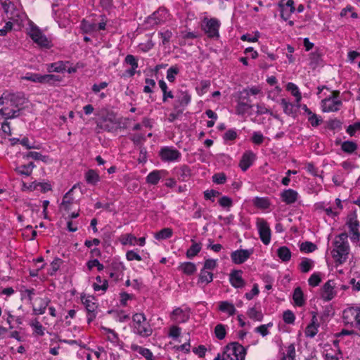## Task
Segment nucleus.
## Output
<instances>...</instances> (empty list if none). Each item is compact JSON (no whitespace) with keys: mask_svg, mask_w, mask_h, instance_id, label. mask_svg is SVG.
I'll list each match as a JSON object with an SVG mask.
<instances>
[{"mask_svg":"<svg viewBox=\"0 0 360 360\" xmlns=\"http://www.w3.org/2000/svg\"><path fill=\"white\" fill-rule=\"evenodd\" d=\"M278 6L281 11V17L285 20H288L291 14L295 11V3L293 0H281Z\"/></svg>","mask_w":360,"mask_h":360,"instance_id":"12","label":"nucleus"},{"mask_svg":"<svg viewBox=\"0 0 360 360\" xmlns=\"http://www.w3.org/2000/svg\"><path fill=\"white\" fill-rule=\"evenodd\" d=\"M348 235L346 233L339 234L335 241V249L332 251L333 257L340 264L345 262L347 258L349 246L347 241Z\"/></svg>","mask_w":360,"mask_h":360,"instance_id":"2","label":"nucleus"},{"mask_svg":"<svg viewBox=\"0 0 360 360\" xmlns=\"http://www.w3.org/2000/svg\"><path fill=\"white\" fill-rule=\"evenodd\" d=\"M159 37L162 39L163 46H167L169 44L173 34L169 30H164L158 32Z\"/></svg>","mask_w":360,"mask_h":360,"instance_id":"51","label":"nucleus"},{"mask_svg":"<svg viewBox=\"0 0 360 360\" xmlns=\"http://www.w3.org/2000/svg\"><path fill=\"white\" fill-rule=\"evenodd\" d=\"M112 268L114 271H111L110 269H108L105 270V272L114 281H118L122 274V271L124 269V266L122 265V264L120 263L112 264Z\"/></svg>","mask_w":360,"mask_h":360,"instance_id":"31","label":"nucleus"},{"mask_svg":"<svg viewBox=\"0 0 360 360\" xmlns=\"http://www.w3.org/2000/svg\"><path fill=\"white\" fill-rule=\"evenodd\" d=\"M347 226L349 228V233L350 240L353 243H356L360 240V232H359V226L360 224L359 220L357 219V217L355 214H352L348 217L347 223Z\"/></svg>","mask_w":360,"mask_h":360,"instance_id":"9","label":"nucleus"},{"mask_svg":"<svg viewBox=\"0 0 360 360\" xmlns=\"http://www.w3.org/2000/svg\"><path fill=\"white\" fill-rule=\"evenodd\" d=\"M357 148V144L352 141H345L341 144L342 150L348 154L353 153Z\"/></svg>","mask_w":360,"mask_h":360,"instance_id":"48","label":"nucleus"},{"mask_svg":"<svg viewBox=\"0 0 360 360\" xmlns=\"http://www.w3.org/2000/svg\"><path fill=\"white\" fill-rule=\"evenodd\" d=\"M69 61H57L47 65V71L49 72H63L66 70V64Z\"/></svg>","mask_w":360,"mask_h":360,"instance_id":"30","label":"nucleus"},{"mask_svg":"<svg viewBox=\"0 0 360 360\" xmlns=\"http://www.w3.org/2000/svg\"><path fill=\"white\" fill-rule=\"evenodd\" d=\"M277 255L283 262H288L291 259V252L286 246H281L277 250Z\"/></svg>","mask_w":360,"mask_h":360,"instance_id":"45","label":"nucleus"},{"mask_svg":"<svg viewBox=\"0 0 360 360\" xmlns=\"http://www.w3.org/2000/svg\"><path fill=\"white\" fill-rule=\"evenodd\" d=\"M254 205L262 209H267L270 206V202L268 198L257 197L254 200Z\"/></svg>","mask_w":360,"mask_h":360,"instance_id":"57","label":"nucleus"},{"mask_svg":"<svg viewBox=\"0 0 360 360\" xmlns=\"http://www.w3.org/2000/svg\"><path fill=\"white\" fill-rule=\"evenodd\" d=\"M253 253V249H239L231 253V259L236 264L246 262Z\"/></svg>","mask_w":360,"mask_h":360,"instance_id":"14","label":"nucleus"},{"mask_svg":"<svg viewBox=\"0 0 360 360\" xmlns=\"http://www.w3.org/2000/svg\"><path fill=\"white\" fill-rule=\"evenodd\" d=\"M283 320L286 324H292L295 320L294 313L290 310H286L283 312Z\"/></svg>","mask_w":360,"mask_h":360,"instance_id":"62","label":"nucleus"},{"mask_svg":"<svg viewBox=\"0 0 360 360\" xmlns=\"http://www.w3.org/2000/svg\"><path fill=\"white\" fill-rule=\"evenodd\" d=\"M215 336L220 340L224 339L226 335L225 326L219 323L215 326L214 328Z\"/></svg>","mask_w":360,"mask_h":360,"instance_id":"59","label":"nucleus"},{"mask_svg":"<svg viewBox=\"0 0 360 360\" xmlns=\"http://www.w3.org/2000/svg\"><path fill=\"white\" fill-rule=\"evenodd\" d=\"M132 332L141 337L148 338L153 333V328L143 313H136L132 316Z\"/></svg>","mask_w":360,"mask_h":360,"instance_id":"1","label":"nucleus"},{"mask_svg":"<svg viewBox=\"0 0 360 360\" xmlns=\"http://www.w3.org/2000/svg\"><path fill=\"white\" fill-rule=\"evenodd\" d=\"M167 10L158 9L148 18V22L153 25H159L164 22L167 19Z\"/></svg>","mask_w":360,"mask_h":360,"instance_id":"25","label":"nucleus"},{"mask_svg":"<svg viewBox=\"0 0 360 360\" xmlns=\"http://www.w3.org/2000/svg\"><path fill=\"white\" fill-rule=\"evenodd\" d=\"M219 204L224 208H227L229 210L230 207L233 205V200L231 198L224 195L219 200Z\"/></svg>","mask_w":360,"mask_h":360,"instance_id":"64","label":"nucleus"},{"mask_svg":"<svg viewBox=\"0 0 360 360\" xmlns=\"http://www.w3.org/2000/svg\"><path fill=\"white\" fill-rule=\"evenodd\" d=\"M30 326L33 328L34 333L39 336H43L44 335L45 328L37 319L32 320L30 322Z\"/></svg>","mask_w":360,"mask_h":360,"instance_id":"52","label":"nucleus"},{"mask_svg":"<svg viewBox=\"0 0 360 360\" xmlns=\"http://www.w3.org/2000/svg\"><path fill=\"white\" fill-rule=\"evenodd\" d=\"M281 200L287 205L295 202L298 198V193L291 188L284 190L281 193Z\"/></svg>","mask_w":360,"mask_h":360,"instance_id":"26","label":"nucleus"},{"mask_svg":"<svg viewBox=\"0 0 360 360\" xmlns=\"http://www.w3.org/2000/svg\"><path fill=\"white\" fill-rule=\"evenodd\" d=\"M84 179L86 183L91 186H96L101 180L98 173L92 169L85 172Z\"/></svg>","mask_w":360,"mask_h":360,"instance_id":"28","label":"nucleus"},{"mask_svg":"<svg viewBox=\"0 0 360 360\" xmlns=\"http://www.w3.org/2000/svg\"><path fill=\"white\" fill-rule=\"evenodd\" d=\"M191 96L187 91H179L175 96L174 109H185L190 103Z\"/></svg>","mask_w":360,"mask_h":360,"instance_id":"15","label":"nucleus"},{"mask_svg":"<svg viewBox=\"0 0 360 360\" xmlns=\"http://www.w3.org/2000/svg\"><path fill=\"white\" fill-rule=\"evenodd\" d=\"M292 299L295 304L297 307H302L305 304V300L304 299V294L300 287L295 288Z\"/></svg>","mask_w":360,"mask_h":360,"instance_id":"42","label":"nucleus"},{"mask_svg":"<svg viewBox=\"0 0 360 360\" xmlns=\"http://www.w3.org/2000/svg\"><path fill=\"white\" fill-rule=\"evenodd\" d=\"M78 185V184H75L63 198L60 207L68 212L72 209V206L76 202L75 198L72 197V192Z\"/></svg>","mask_w":360,"mask_h":360,"instance_id":"21","label":"nucleus"},{"mask_svg":"<svg viewBox=\"0 0 360 360\" xmlns=\"http://www.w3.org/2000/svg\"><path fill=\"white\" fill-rule=\"evenodd\" d=\"M22 158L25 160H28L31 158L34 160H41L44 162H46L48 157L46 155H42L39 152L29 151L27 153H22Z\"/></svg>","mask_w":360,"mask_h":360,"instance_id":"40","label":"nucleus"},{"mask_svg":"<svg viewBox=\"0 0 360 360\" xmlns=\"http://www.w3.org/2000/svg\"><path fill=\"white\" fill-rule=\"evenodd\" d=\"M335 283L333 280H328L324 283L321 290V297L324 301H330L335 296Z\"/></svg>","mask_w":360,"mask_h":360,"instance_id":"16","label":"nucleus"},{"mask_svg":"<svg viewBox=\"0 0 360 360\" xmlns=\"http://www.w3.org/2000/svg\"><path fill=\"white\" fill-rule=\"evenodd\" d=\"M95 291L102 290L105 292L108 288V281L106 279H103L101 276H97L96 277V282L92 285Z\"/></svg>","mask_w":360,"mask_h":360,"instance_id":"41","label":"nucleus"},{"mask_svg":"<svg viewBox=\"0 0 360 360\" xmlns=\"http://www.w3.org/2000/svg\"><path fill=\"white\" fill-rule=\"evenodd\" d=\"M101 330L103 331V333L106 335V340L110 342L113 346L122 347L123 342L120 340L117 333L105 326H101Z\"/></svg>","mask_w":360,"mask_h":360,"instance_id":"20","label":"nucleus"},{"mask_svg":"<svg viewBox=\"0 0 360 360\" xmlns=\"http://www.w3.org/2000/svg\"><path fill=\"white\" fill-rule=\"evenodd\" d=\"M319 326H313L312 324H308L305 328L304 333L307 338H313L318 333Z\"/></svg>","mask_w":360,"mask_h":360,"instance_id":"61","label":"nucleus"},{"mask_svg":"<svg viewBox=\"0 0 360 360\" xmlns=\"http://www.w3.org/2000/svg\"><path fill=\"white\" fill-rule=\"evenodd\" d=\"M221 22L216 18L205 17L200 24V29L207 38L217 40L220 37L219 29Z\"/></svg>","mask_w":360,"mask_h":360,"instance_id":"3","label":"nucleus"},{"mask_svg":"<svg viewBox=\"0 0 360 360\" xmlns=\"http://www.w3.org/2000/svg\"><path fill=\"white\" fill-rule=\"evenodd\" d=\"M218 309L220 311L226 313L229 316H233L236 312V309L233 304L228 301L219 302Z\"/></svg>","mask_w":360,"mask_h":360,"instance_id":"32","label":"nucleus"},{"mask_svg":"<svg viewBox=\"0 0 360 360\" xmlns=\"http://www.w3.org/2000/svg\"><path fill=\"white\" fill-rule=\"evenodd\" d=\"M27 34L41 49H49L53 46L51 40L48 39L41 29L32 22L30 24Z\"/></svg>","mask_w":360,"mask_h":360,"instance_id":"4","label":"nucleus"},{"mask_svg":"<svg viewBox=\"0 0 360 360\" xmlns=\"http://www.w3.org/2000/svg\"><path fill=\"white\" fill-rule=\"evenodd\" d=\"M242 274L243 271L241 270L234 269L229 275L230 283L235 288H241L245 285V282L241 276Z\"/></svg>","mask_w":360,"mask_h":360,"instance_id":"24","label":"nucleus"},{"mask_svg":"<svg viewBox=\"0 0 360 360\" xmlns=\"http://www.w3.org/2000/svg\"><path fill=\"white\" fill-rule=\"evenodd\" d=\"M238 138L237 130L234 128L229 129L223 135L222 139L225 143H228L229 141L233 142Z\"/></svg>","mask_w":360,"mask_h":360,"instance_id":"50","label":"nucleus"},{"mask_svg":"<svg viewBox=\"0 0 360 360\" xmlns=\"http://www.w3.org/2000/svg\"><path fill=\"white\" fill-rule=\"evenodd\" d=\"M257 226L259 238L264 245H269L271 241V231L269 224L264 219H258Z\"/></svg>","mask_w":360,"mask_h":360,"instance_id":"11","label":"nucleus"},{"mask_svg":"<svg viewBox=\"0 0 360 360\" xmlns=\"http://www.w3.org/2000/svg\"><path fill=\"white\" fill-rule=\"evenodd\" d=\"M98 125L101 129L108 132H114L117 129L116 123L111 119L105 118Z\"/></svg>","mask_w":360,"mask_h":360,"instance_id":"35","label":"nucleus"},{"mask_svg":"<svg viewBox=\"0 0 360 360\" xmlns=\"http://www.w3.org/2000/svg\"><path fill=\"white\" fill-rule=\"evenodd\" d=\"M343 319L347 324H350L360 330V308L349 307L343 311Z\"/></svg>","mask_w":360,"mask_h":360,"instance_id":"8","label":"nucleus"},{"mask_svg":"<svg viewBox=\"0 0 360 360\" xmlns=\"http://www.w3.org/2000/svg\"><path fill=\"white\" fill-rule=\"evenodd\" d=\"M165 170H153L146 176V182L151 185H156L161 179V174L165 173Z\"/></svg>","mask_w":360,"mask_h":360,"instance_id":"37","label":"nucleus"},{"mask_svg":"<svg viewBox=\"0 0 360 360\" xmlns=\"http://www.w3.org/2000/svg\"><path fill=\"white\" fill-rule=\"evenodd\" d=\"M79 27L83 34H91L96 31V25L84 18L81 20Z\"/></svg>","mask_w":360,"mask_h":360,"instance_id":"36","label":"nucleus"},{"mask_svg":"<svg viewBox=\"0 0 360 360\" xmlns=\"http://www.w3.org/2000/svg\"><path fill=\"white\" fill-rule=\"evenodd\" d=\"M173 174L179 181H187L191 175V170L187 165H182L174 168Z\"/></svg>","mask_w":360,"mask_h":360,"instance_id":"23","label":"nucleus"},{"mask_svg":"<svg viewBox=\"0 0 360 360\" xmlns=\"http://www.w3.org/2000/svg\"><path fill=\"white\" fill-rule=\"evenodd\" d=\"M281 105L283 107V112L286 115H290L295 112L294 105L292 103L287 101L286 99L282 98L281 101Z\"/></svg>","mask_w":360,"mask_h":360,"instance_id":"56","label":"nucleus"},{"mask_svg":"<svg viewBox=\"0 0 360 360\" xmlns=\"http://www.w3.org/2000/svg\"><path fill=\"white\" fill-rule=\"evenodd\" d=\"M314 266V262L307 257H303L299 264V269L302 273L306 274L310 271Z\"/></svg>","mask_w":360,"mask_h":360,"instance_id":"39","label":"nucleus"},{"mask_svg":"<svg viewBox=\"0 0 360 360\" xmlns=\"http://www.w3.org/2000/svg\"><path fill=\"white\" fill-rule=\"evenodd\" d=\"M213 274L211 271L202 269L199 274L198 282L208 284L213 281Z\"/></svg>","mask_w":360,"mask_h":360,"instance_id":"47","label":"nucleus"},{"mask_svg":"<svg viewBox=\"0 0 360 360\" xmlns=\"http://www.w3.org/2000/svg\"><path fill=\"white\" fill-rule=\"evenodd\" d=\"M22 79L41 84V75L34 72H27L25 76L22 77Z\"/></svg>","mask_w":360,"mask_h":360,"instance_id":"55","label":"nucleus"},{"mask_svg":"<svg viewBox=\"0 0 360 360\" xmlns=\"http://www.w3.org/2000/svg\"><path fill=\"white\" fill-rule=\"evenodd\" d=\"M316 245L309 241L303 242L300 245V251L304 253L313 252L316 250Z\"/></svg>","mask_w":360,"mask_h":360,"instance_id":"54","label":"nucleus"},{"mask_svg":"<svg viewBox=\"0 0 360 360\" xmlns=\"http://www.w3.org/2000/svg\"><path fill=\"white\" fill-rule=\"evenodd\" d=\"M321 110L323 112H338L342 106L340 99L325 98L321 102Z\"/></svg>","mask_w":360,"mask_h":360,"instance_id":"13","label":"nucleus"},{"mask_svg":"<svg viewBox=\"0 0 360 360\" xmlns=\"http://www.w3.org/2000/svg\"><path fill=\"white\" fill-rule=\"evenodd\" d=\"M171 319L178 323H186L190 319V309L175 308L171 314Z\"/></svg>","mask_w":360,"mask_h":360,"instance_id":"17","label":"nucleus"},{"mask_svg":"<svg viewBox=\"0 0 360 360\" xmlns=\"http://www.w3.org/2000/svg\"><path fill=\"white\" fill-rule=\"evenodd\" d=\"M247 315L250 319L256 321H262L264 317L262 310L259 308L257 309L256 306L249 308Z\"/></svg>","mask_w":360,"mask_h":360,"instance_id":"38","label":"nucleus"},{"mask_svg":"<svg viewBox=\"0 0 360 360\" xmlns=\"http://www.w3.org/2000/svg\"><path fill=\"white\" fill-rule=\"evenodd\" d=\"M173 235V230L171 228H164L155 233L154 237L156 240H162L170 238Z\"/></svg>","mask_w":360,"mask_h":360,"instance_id":"46","label":"nucleus"},{"mask_svg":"<svg viewBox=\"0 0 360 360\" xmlns=\"http://www.w3.org/2000/svg\"><path fill=\"white\" fill-rule=\"evenodd\" d=\"M191 241L192 243V245L186 250V256L188 259H193V257L197 256L198 254L202 250V243H197L193 239H192Z\"/></svg>","mask_w":360,"mask_h":360,"instance_id":"33","label":"nucleus"},{"mask_svg":"<svg viewBox=\"0 0 360 360\" xmlns=\"http://www.w3.org/2000/svg\"><path fill=\"white\" fill-rule=\"evenodd\" d=\"M36 167V165L33 162H30L28 164L17 166L15 168V172L18 175L30 176Z\"/></svg>","mask_w":360,"mask_h":360,"instance_id":"27","label":"nucleus"},{"mask_svg":"<svg viewBox=\"0 0 360 360\" xmlns=\"http://www.w3.org/2000/svg\"><path fill=\"white\" fill-rule=\"evenodd\" d=\"M86 266L89 271L92 270L94 267H96L98 271H103L104 269L103 264L100 263V262L97 259L88 261L86 263Z\"/></svg>","mask_w":360,"mask_h":360,"instance_id":"63","label":"nucleus"},{"mask_svg":"<svg viewBox=\"0 0 360 360\" xmlns=\"http://www.w3.org/2000/svg\"><path fill=\"white\" fill-rule=\"evenodd\" d=\"M178 269L179 271L188 276L194 274L197 271L196 265L191 262L181 263Z\"/></svg>","mask_w":360,"mask_h":360,"instance_id":"34","label":"nucleus"},{"mask_svg":"<svg viewBox=\"0 0 360 360\" xmlns=\"http://www.w3.org/2000/svg\"><path fill=\"white\" fill-rule=\"evenodd\" d=\"M179 73V68L177 65L171 66L167 71V79L171 82H174L176 76Z\"/></svg>","mask_w":360,"mask_h":360,"instance_id":"53","label":"nucleus"},{"mask_svg":"<svg viewBox=\"0 0 360 360\" xmlns=\"http://www.w3.org/2000/svg\"><path fill=\"white\" fill-rule=\"evenodd\" d=\"M321 281L319 272L313 273L308 279V283L311 287L318 286Z\"/></svg>","mask_w":360,"mask_h":360,"instance_id":"60","label":"nucleus"},{"mask_svg":"<svg viewBox=\"0 0 360 360\" xmlns=\"http://www.w3.org/2000/svg\"><path fill=\"white\" fill-rule=\"evenodd\" d=\"M256 159V155L252 150L245 151L240 160L239 167L242 171H247Z\"/></svg>","mask_w":360,"mask_h":360,"instance_id":"18","label":"nucleus"},{"mask_svg":"<svg viewBox=\"0 0 360 360\" xmlns=\"http://www.w3.org/2000/svg\"><path fill=\"white\" fill-rule=\"evenodd\" d=\"M240 94L241 96L237 102L236 110L238 115H243L252 108V105L251 104V100L250 99L248 91H243Z\"/></svg>","mask_w":360,"mask_h":360,"instance_id":"10","label":"nucleus"},{"mask_svg":"<svg viewBox=\"0 0 360 360\" xmlns=\"http://www.w3.org/2000/svg\"><path fill=\"white\" fill-rule=\"evenodd\" d=\"M131 349L134 352H137L146 360H155L153 352L148 348L143 347L136 344H132L131 345Z\"/></svg>","mask_w":360,"mask_h":360,"instance_id":"29","label":"nucleus"},{"mask_svg":"<svg viewBox=\"0 0 360 360\" xmlns=\"http://www.w3.org/2000/svg\"><path fill=\"white\" fill-rule=\"evenodd\" d=\"M120 242L123 245H135L137 243V238L131 233L122 234L119 238Z\"/></svg>","mask_w":360,"mask_h":360,"instance_id":"44","label":"nucleus"},{"mask_svg":"<svg viewBox=\"0 0 360 360\" xmlns=\"http://www.w3.org/2000/svg\"><path fill=\"white\" fill-rule=\"evenodd\" d=\"M7 101L10 102L11 106L18 109L25 104V95L22 92L13 93L8 91Z\"/></svg>","mask_w":360,"mask_h":360,"instance_id":"22","label":"nucleus"},{"mask_svg":"<svg viewBox=\"0 0 360 360\" xmlns=\"http://www.w3.org/2000/svg\"><path fill=\"white\" fill-rule=\"evenodd\" d=\"M247 349L237 342H231L226 345L222 354L221 360H245Z\"/></svg>","mask_w":360,"mask_h":360,"instance_id":"5","label":"nucleus"},{"mask_svg":"<svg viewBox=\"0 0 360 360\" xmlns=\"http://www.w3.org/2000/svg\"><path fill=\"white\" fill-rule=\"evenodd\" d=\"M81 300L86 311L87 323L90 324L96 317L98 303L94 296L82 295Z\"/></svg>","mask_w":360,"mask_h":360,"instance_id":"6","label":"nucleus"},{"mask_svg":"<svg viewBox=\"0 0 360 360\" xmlns=\"http://www.w3.org/2000/svg\"><path fill=\"white\" fill-rule=\"evenodd\" d=\"M286 89L287 91H290L293 96L295 97L297 103H299L301 101L302 95L298 86L292 82L288 83Z\"/></svg>","mask_w":360,"mask_h":360,"instance_id":"49","label":"nucleus"},{"mask_svg":"<svg viewBox=\"0 0 360 360\" xmlns=\"http://www.w3.org/2000/svg\"><path fill=\"white\" fill-rule=\"evenodd\" d=\"M159 86L162 91V101L165 103L168 98H174V96L171 91H168V86L166 82L161 79L158 82Z\"/></svg>","mask_w":360,"mask_h":360,"instance_id":"43","label":"nucleus"},{"mask_svg":"<svg viewBox=\"0 0 360 360\" xmlns=\"http://www.w3.org/2000/svg\"><path fill=\"white\" fill-rule=\"evenodd\" d=\"M51 302L49 297H37L35 304L32 306V311L34 315H41L46 312V308Z\"/></svg>","mask_w":360,"mask_h":360,"instance_id":"19","label":"nucleus"},{"mask_svg":"<svg viewBox=\"0 0 360 360\" xmlns=\"http://www.w3.org/2000/svg\"><path fill=\"white\" fill-rule=\"evenodd\" d=\"M60 77L55 75H41V84H53L55 82H59Z\"/></svg>","mask_w":360,"mask_h":360,"instance_id":"58","label":"nucleus"},{"mask_svg":"<svg viewBox=\"0 0 360 360\" xmlns=\"http://www.w3.org/2000/svg\"><path fill=\"white\" fill-rule=\"evenodd\" d=\"M159 156L162 162H179L181 159V152L173 146H163L159 151Z\"/></svg>","mask_w":360,"mask_h":360,"instance_id":"7","label":"nucleus"}]
</instances>
